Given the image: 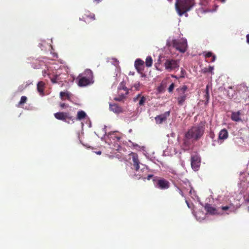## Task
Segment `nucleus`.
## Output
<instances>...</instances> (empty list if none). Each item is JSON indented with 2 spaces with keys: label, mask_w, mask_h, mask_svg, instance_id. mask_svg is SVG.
Listing matches in <instances>:
<instances>
[{
  "label": "nucleus",
  "mask_w": 249,
  "mask_h": 249,
  "mask_svg": "<svg viewBox=\"0 0 249 249\" xmlns=\"http://www.w3.org/2000/svg\"><path fill=\"white\" fill-rule=\"evenodd\" d=\"M204 124L201 122L198 125L192 126L188 129L185 134V140L184 143L185 145L189 144V140L192 139L196 141L199 140L203 135L205 130Z\"/></svg>",
  "instance_id": "nucleus-1"
},
{
  "label": "nucleus",
  "mask_w": 249,
  "mask_h": 249,
  "mask_svg": "<svg viewBox=\"0 0 249 249\" xmlns=\"http://www.w3.org/2000/svg\"><path fill=\"white\" fill-rule=\"evenodd\" d=\"M194 5V0H176L175 6L179 16L189 11Z\"/></svg>",
  "instance_id": "nucleus-2"
},
{
  "label": "nucleus",
  "mask_w": 249,
  "mask_h": 249,
  "mask_svg": "<svg viewBox=\"0 0 249 249\" xmlns=\"http://www.w3.org/2000/svg\"><path fill=\"white\" fill-rule=\"evenodd\" d=\"M93 73L89 69L86 70L82 73L80 74L76 80L79 87H85L93 82Z\"/></svg>",
  "instance_id": "nucleus-3"
},
{
  "label": "nucleus",
  "mask_w": 249,
  "mask_h": 249,
  "mask_svg": "<svg viewBox=\"0 0 249 249\" xmlns=\"http://www.w3.org/2000/svg\"><path fill=\"white\" fill-rule=\"evenodd\" d=\"M166 45L169 47L172 46L181 53H184L187 49V42L184 38L173 39L171 41H168Z\"/></svg>",
  "instance_id": "nucleus-4"
},
{
  "label": "nucleus",
  "mask_w": 249,
  "mask_h": 249,
  "mask_svg": "<svg viewBox=\"0 0 249 249\" xmlns=\"http://www.w3.org/2000/svg\"><path fill=\"white\" fill-rule=\"evenodd\" d=\"M129 156L130 157V160L131 159L130 163L133 166V168L136 172H140V167L141 164L143 166V167L140 170L141 172H143L145 170H147V167L140 162V161L139 159V156L137 153L131 152L129 154Z\"/></svg>",
  "instance_id": "nucleus-5"
},
{
  "label": "nucleus",
  "mask_w": 249,
  "mask_h": 249,
  "mask_svg": "<svg viewBox=\"0 0 249 249\" xmlns=\"http://www.w3.org/2000/svg\"><path fill=\"white\" fill-rule=\"evenodd\" d=\"M188 87L186 85H183L177 89L178 93V96L177 97L178 105L181 106L184 104L187 97V94L185 93Z\"/></svg>",
  "instance_id": "nucleus-6"
},
{
  "label": "nucleus",
  "mask_w": 249,
  "mask_h": 249,
  "mask_svg": "<svg viewBox=\"0 0 249 249\" xmlns=\"http://www.w3.org/2000/svg\"><path fill=\"white\" fill-rule=\"evenodd\" d=\"M165 70L168 71L178 70L179 68V62L177 60L168 59L164 63Z\"/></svg>",
  "instance_id": "nucleus-7"
},
{
  "label": "nucleus",
  "mask_w": 249,
  "mask_h": 249,
  "mask_svg": "<svg viewBox=\"0 0 249 249\" xmlns=\"http://www.w3.org/2000/svg\"><path fill=\"white\" fill-rule=\"evenodd\" d=\"M54 116L56 119L59 120L64 121L67 122V120H71L73 123H74V118L72 116H70V114L68 112H58L54 114ZM68 123H69L68 122Z\"/></svg>",
  "instance_id": "nucleus-8"
},
{
  "label": "nucleus",
  "mask_w": 249,
  "mask_h": 249,
  "mask_svg": "<svg viewBox=\"0 0 249 249\" xmlns=\"http://www.w3.org/2000/svg\"><path fill=\"white\" fill-rule=\"evenodd\" d=\"M156 186L161 190L167 189L170 187V182L164 178H159L157 180Z\"/></svg>",
  "instance_id": "nucleus-9"
},
{
  "label": "nucleus",
  "mask_w": 249,
  "mask_h": 249,
  "mask_svg": "<svg viewBox=\"0 0 249 249\" xmlns=\"http://www.w3.org/2000/svg\"><path fill=\"white\" fill-rule=\"evenodd\" d=\"M170 112V111H166L163 114H161L160 115L157 116L155 118V120L156 123L157 124H161L163 122L165 121L167 119V118L169 116Z\"/></svg>",
  "instance_id": "nucleus-10"
},
{
  "label": "nucleus",
  "mask_w": 249,
  "mask_h": 249,
  "mask_svg": "<svg viewBox=\"0 0 249 249\" xmlns=\"http://www.w3.org/2000/svg\"><path fill=\"white\" fill-rule=\"evenodd\" d=\"M205 209L206 211L212 214H222L223 213H221L219 209H216L213 207L212 205L207 203L205 206Z\"/></svg>",
  "instance_id": "nucleus-11"
},
{
  "label": "nucleus",
  "mask_w": 249,
  "mask_h": 249,
  "mask_svg": "<svg viewBox=\"0 0 249 249\" xmlns=\"http://www.w3.org/2000/svg\"><path fill=\"white\" fill-rule=\"evenodd\" d=\"M200 160L199 158L196 156H193L191 157V166L193 169L195 170H198L200 166Z\"/></svg>",
  "instance_id": "nucleus-12"
},
{
  "label": "nucleus",
  "mask_w": 249,
  "mask_h": 249,
  "mask_svg": "<svg viewBox=\"0 0 249 249\" xmlns=\"http://www.w3.org/2000/svg\"><path fill=\"white\" fill-rule=\"evenodd\" d=\"M144 61L140 59H137L135 61V67L140 73H142L144 70Z\"/></svg>",
  "instance_id": "nucleus-13"
},
{
  "label": "nucleus",
  "mask_w": 249,
  "mask_h": 249,
  "mask_svg": "<svg viewBox=\"0 0 249 249\" xmlns=\"http://www.w3.org/2000/svg\"><path fill=\"white\" fill-rule=\"evenodd\" d=\"M86 19H88L89 22L94 20L96 19L95 15L89 11H87L84 14L82 18H80V20L86 21Z\"/></svg>",
  "instance_id": "nucleus-14"
},
{
  "label": "nucleus",
  "mask_w": 249,
  "mask_h": 249,
  "mask_svg": "<svg viewBox=\"0 0 249 249\" xmlns=\"http://www.w3.org/2000/svg\"><path fill=\"white\" fill-rule=\"evenodd\" d=\"M109 108L111 111L117 114L124 112L123 109L117 104H109Z\"/></svg>",
  "instance_id": "nucleus-15"
},
{
  "label": "nucleus",
  "mask_w": 249,
  "mask_h": 249,
  "mask_svg": "<svg viewBox=\"0 0 249 249\" xmlns=\"http://www.w3.org/2000/svg\"><path fill=\"white\" fill-rule=\"evenodd\" d=\"M61 74L58 71L55 74H53L52 77L50 76L51 82L53 84L59 83L62 82V78L60 77Z\"/></svg>",
  "instance_id": "nucleus-16"
},
{
  "label": "nucleus",
  "mask_w": 249,
  "mask_h": 249,
  "mask_svg": "<svg viewBox=\"0 0 249 249\" xmlns=\"http://www.w3.org/2000/svg\"><path fill=\"white\" fill-rule=\"evenodd\" d=\"M229 136V133L225 128L221 129L218 134V140L219 141H224L227 139Z\"/></svg>",
  "instance_id": "nucleus-17"
},
{
  "label": "nucleus",
  "mask_w": 249,
  "mask_h": 249,
  "mask_svg": "<svg viewBox=\"0 0 249 249\" xmlns=\"http://www.w3.org/2000/svg\"><path fill=\"white\" fill-rule=\"evenodd\" d=\"M241 113L240 111L232 112L231 115V119L235 122H239L242 120L240 117Z\"/></svg>",
  "instance_id": "nucleus-18"
},
{
  "label": "nucleus",
  "mask_w": 249,
  "mask_h": 249,
  "mask_svg": "<svg viewBox=\"0 0 249 249\" xmlns=\"http://www.w3.org/2000/svg\"><path fill=\"white\" fill-rule=\"evenodd\" d=\"M139 98H140V99L139 101V105L140 106H143L146 101V98L144 96H141V94H138L136 97L134 98V102H137L138 101Z\"/></svg>",
  "instance_id": "nucleus-19"
},
{
  "label": "nucleus",
  "mask_w": 249,
  "mask_h": 249,
  "mask_svg": "<svg viewBox=\"0 0 249 249\" xmlns=\"http://www.w3.org/2000/svg\"><path fill=\"white\" fill-rule=\"evenodd\" d=\"M86 117V113L83 110L79 111L77 113L76 119L81 120Z\"/></svg>",
  "instance_id": "nucleus-20"
},
{
  "label": "nucleus",
  "mask_w": 249,
  "mask_h": 249,
  "mask_svg": "<svg viewBox=\"0 0 249 249\" xmlns=\"http://www.w3.org/2000/svg\"><path fill=\"white\" fill-rule=\"evenodd\" d=\"M60 97L61 99L63 100H65V97H66L67 99L69 100L71 97V94L68 92H63L61 91L60 93Z\"/></svg>",
  "instance_id": "nucleus-21"
},
{
  "label": "nucleus",
  "mask_w": 249,
  "mask_h": 249,
  "mask_svg": "<svg viewBox=\"0 0 249 249\" xmlns=\"http://www.w3.org/2000/svg\"><path fill=\"white\" fill-rule=\"evenodd\" d=\"M44 86V84L42 81L39 82L37 85V90L40 94L43 92Z\"/></svg>",
  "instance_id": "nucleus-22"
},
{
  "label": "nucleus",
  "mask_w": 249,
  "mask_h": 249,
  "mask_svg": "<svg viewBox=\"0 0 249 249\" xmlns=\"http://www.w3.org/2000/svg\"><path fill=\"white\" fill-rule=\"evenodd\" d=\"M153 60L150 56H148L145 60V65L147 67H150L152 65Z\"/></svg>",
  "instance_id": "nucleus-23"
},
{
  "label": "nucleus",
  "mask_w": 249,
  "mask_h": 249,
  "mask_svg": "<svg viewBox=\"0 0 249 249\" xmlns=\"http://www.w3.org/2000/svg\"><path fill=\"white\" fill-rule=\"evenodd\" d=\"M247 90V88L244 86V85H238L236 88V91L240 93L241 91H243L246 92Z\"/></svg>",
  "instance_id": "nucleus-24"
},
{
  "label": "nucleus",
  "mask_w": 249,
  "mask_h": 249,
  "mask_svg": "<svg viewBox=\"0 0 249 249\" xmlns=\"http://www.w3.org/2000/svg\"><path fill=\"white\" fill-rule=\"evenodd\" d=\"M213 69H214V68L213 66H210L208 68H205L203 70V71L204 73L210 72V73H211L212 74H213Z\"/></svg>",
  "instance_id": "nucleus-25"
},
{
  "label": "nucleus",
  "mask_w": 249,
  "mask_h": 249,
  "mask_svg": "<svg viewBox=\"0 0 249 249\" xmlns=\"http://www.w3.org/2000/svg\"><path fill=\"white\" fill-rule=\"evenodd\" d=\"M205 56L206 58H209V57H212V59L211 62H214L215 61V58H216L215 55H213L212 53H211V52L206 53V54H205Z\"/></svg>",
  "instance_id": "nucleus-26"
},
{
  "label": "nucleus",
  "mask_w": 249,
  "mask_h": 249,
  "mask_svg": "<svg viewBox=\"0 0 249 249\" xmlns=\"http://www.w3.org/2000/svg\"><path fill=\"white\" fill-rule=\"evenodd\" d=\"M27 100V98L25 96H22L21 97L20 100L18 103V105H21L23 104H25L26 103Z\"/></svg>",
  "instance_id": "nucleus-27"
},
{
  "label": "nucleus",
  "mask_w": 249,
  "mask_h": 249,
  "mask_svg": "<svg viewBox=\"0 0 249 249\" xmlns=\"http://www.w3.org/2000/svg\"><path fill=\"white\" fill-rule=\"evenodd\" d=\"M204 101H205V104L207 105L209 103L210 99L209 93H205L204 95Z\"/></svg>",
  "instance_id": "nucleus-28"
},
{
  "label": "nucleus",
  "mask_w": 249,
  "mask_h": 249,
  "mask_svg": "<svg viewBox=\"0 0 249 249\" xmlns=\"http://www.w3.org/2000/svg\"><path fill=\"white\" fill-rule=\"evenodd\" d=\"M124 98V96L123 94L120 95L119 97H115L114 100L116 101H122L123 99Z\"/></svg>",
  "instance_id": "nucleus-29"
},
{
  "label": "nucleus",
  "mask_w": 249,
  "mask_h": 249,
  "mask_svg": "<svg viewBox=\"0 0 249 249\" xmlns=\"http://www.w3.org/2000/svg\"><path fill=\"white\" fill-rule=\"evenodd\" d=\"M174 88H175V84H174V83H172L170 85L168 89V92H170V93L172 92L173 90H174Z\"/></svg>",
  "instance_id": "nucleus-30"
},
{
  "label": "nucleus",
  "mask_w": 249,
  "mask_h": 249,
  "mask_svg": "<svg viewBox=\"0 0 249 249\" xmlns=\"http://www.w3.org/2000/svg\"><path fill=\"white\" fill-rule=\"evenodd\" d=\"M229 209H230V207L228 206H222L221 207V209L222 211H227V210H229Z\"/></svg>",
  "instance_id": "nucleus-31"
},
{
  "label": "nucleus",
  "mask_w": 249,
  "mask_h": 249,
  "mask_svg": "<svg viewBox=\"0 0 249 249\" xmlns=\"http://www.w3.org/2000/svg\"><path fill=\"white\" fill-rule=\"evenodd\" d=\"M177 190L178 191V192L179 193V194L182 196H184V194H183V191L182 190H181L180 189H179V188H177Z\"/></svg>",
  "instance_id": "nucleus-32"
},
{
  "label": "nucleus",
  "mask_w": 249,
  "mask_h": 249,
  "mask_svg": "<svg viewBox=\"0 0 249 249\" xmlns=\"http://www.w3.org/2000/svg\"><path fill=\"white\" fill-rule=\"evenodd\" d=\"M209 135H210V137L211 139H214L215 135H214V132H211L210 133Z\"/></svg>",
  "instance_id": "nucleus-33"
},
{
  "label": "nucleus",
  "mask_w": 249,
  "mask_h": 249,
  "mask_svg": "<svg viewBox=\"0 0 249 249\" xmlns=\"http://www.w3.org/2000/svg\"><path fill=\"white\" fill-rule=\"evenodd\" d=\"M60 106L62 108H65L68 107L65 103H60Z\"/></svg>",
  "instance_id": "nucleus-34"
},
{
  "label": "nucleus",
  "mask_w": 249,
  "mask_h": 249,
  "mask_svg": "<svg viewBox=\"0 0 249 249\" xmlns=\"http://www.w3.org/2000/svg\"><path fill=\"white\" fill-rule=\"evenodd\" d=\"M205 93H209V89L208 85L206 86V89L205 90Z\"/></svg>",
  "instance_id": "nucleus-35"
},
{
  "label": "nucleus",
  "mask_w": 249,
  "mask_h": 249,
  "mask_svg": "<svg viewBox=\"0 0 249 249\" xmlns=\"http://www.w3.org/2000/svg\"><path fill=\"white\" fill-rule=\"evenodd\" d=\"M137 176H139L138 178H142V177L143 176V175H141V174H140L139 173H138V175H136V174L134 175L133 176V177H136Z\"/></svg>",
  "instance_id": "nucleus-36"
},
{
  "label": "nucleus",
  "mask_w": 249,
  "mask_h": 249,
  "mask_svg": "<svg viewBox=\"0 0 249 249\" xmlns=\"http://www.w3.org/2000/svg\"><path fill=\"white\" fill-rule=\"evenodd\" d=\"M153 177V175H149L147 176L146 178L147 180H150Z\"/></svg>",
  "instance_id": "nucleus-37"
},
{
  "label": "nucleus",
  "mask_w": 249,
  "mask_h": 249,
  "mask_svg": "<svg viewBox=\"0 0 249 249\" xmlns=\"http://www.w3.org/2000/svg\"><path fill=\"white\" fill-rule=\"evenodd\" d=\"M23 89L24 88L23 87V86H20L18 87V90L19 91H22L23 90Z\"/></svg>",
  "instance_id": "nucleus-38"
},
{
  "label": "nucleus",
  "mask_w": 249,
  "mask_h": 249,
  "mask_svg": "<svg viewBox=\"0 0 249 249\" xmlns=\"http://www.w3.org/2000/svg\"><path fill=\"white\" fill-rule=\"evenodd\" d=\"M228 95L229 96V97L230 98V99H233V98H234V95L232 94L231 96L230 95V93H228Z\"/></svg>",
  "instance_id": "nucleus-39"
},
{
  "label": "nucleus",
  "mask_w": 249,
  "mask_h": 249,
  "mask_svg": "<svg viewBox=\"0 0 249 249\" xmlns=\"http://www.w3.org/2000/svg\"><path fill=\"white\" fill-rule=\"evenodd\" d=\"M247 38V42L248 44H249V34H248L246 36Z\"/></svg>",
  "instance_id": "nucleus-40"
},
{
  "label": "nucleus",
  "mask_w": 249,
  "mask_h": 249,
  "mask_svg": "<svg viewBox=\"0 0 249 249\" xmlns=\"http://www.w3.org/2000/svg\"><path fill=\"white\" fill-rule=\"evenodd\" d=\"M186 203H187V204L188 207L189 208H191V206H190V205L189 203L188 202V201H187V200H186Z\"/></svg>",
  "instance_id": "nucleus-41"
},
{
  "label": "nucleus",
  "mask_w": 249,
  "mask_h": 249,
  "mask_svg": "<svg viewBox=\"0 0 249 249\" xmlns=\"http://www.w3.org/2000/svg\"><path fill=\"white\" fill-rule=\"evenodd\" d=\"M101 151H99L98 152H96V153L98 154V155H101Z\"/></svg>",
  "instance_id": "nucleus-42"
},
{
  "label": "nucleus",
  "mask_w": 249,
  "mask_h": 249,
  "mask_svg": "<svg viewBox=\"0 0 249 249\" xmlns=\"http://www.w3.org/2000/svg\"><path fill=\"white\" fill-rule=\"evenodd\" d=\"M219 0L220 1V2H221L222 3H224V2H225L226 0Z\"/></svg>",
  "instance_id": "nucleus-43"
},
{
  "label": "nucleus",
  "mask_w": 249,
  "mask_h": 249,
  "mask_svg": "<svg viewBox=\"0 0 249 249\" xmlns=\"http://www.w3.org/2000/svg\"><path fill=\"white\" fill-rule=\"evenodd\" d=\"M172 77H174V78H177V76H176V75H172Z\"/></svg>",
  "instance_id": "nucleus-44"
},
{
  "label": "nucleus",
  "mask_w": 249,
  "mask_h": 249,
  "mask_svg": "<svg viewBox=\"0 0 249 249\" xmlns=\"http://www.w3.org/2000/svg\"><path fill=\"white\" fill-rule=\"evenodd\" d=\"M43 72H44V73H46V71H44ZM44 76H45V74H44Z\"/></svg>",
  "instance_id": "nucleus-45"
},
{
  "label": "nucleus",
  "mask_w": 249,
  "mask_h": 249,
  "mask_svg": "<svg viewBox=\"0 0 249 249\" xmlns=\"http://www.w3.org/2000/svg\"><path fill=\"white\" fill-rule=\"evenodd\" d=\"M117 140H120V138H119V137H117Z\"/></svg>",
  "instance_id": "nucleus-46"
},
{
  "label": "nucleus",
  "mask_w": 249,
  "mask_h": 249,
  "mask_svg": "<svg viewBox=\"0 0 249 249\" xmlns=\"http://www.w3.org/2000/svg\"><path fill=\"white\" fill-rule=\"evenodd\" d=\"M181 72L183 73V70H181Z\"/></svg>",
  "instance_id": "nucleus-47"
},
{
  "label": "nucleus",
  "mask_w": 249,
  "mask_h": 249,
  "mask_svg": "<svg viewBox=\"0 0 249 249\" xmlns=\"http://www.w3.org/2000/svg\"><path fill=\"white\" fill-rule=\"evenodd\" d=\"M126 87H125V88H124V90H126Z\"/></svg>",
  "instance_id": "nucleus-48"
},
{
  "label": "nucleus",
  "mask_w": 249,
  "mask_h": 249,
  "mask_svg": "<svg viewBox=\"0 0 249 249\" xmlns=\"http://www.w3.org/2000/svg\"><path fill=\"white\" fill-rule=\"evenodd\" d=\"M172 0H168L169 1H171Z\"/></svg>",
  "instance_id": "nucleus-49"
},
{
  "label": "nucleus",
  "mask_w": 249,
  "mask_h": 249,
  "mask_svg": "<svg viewBox=\"0 0 249 249\" xmlns=\"http://www.w3.org/2000/svg\"><path fill=\"white\" fill-rule=\"evenodd\" d=\"M248 210H249V208H248Z\"/></svg>",
  "instance_id": "nucleus-50"
}]
</instances>
